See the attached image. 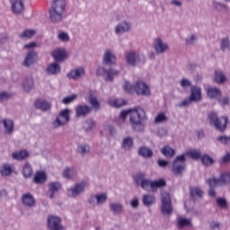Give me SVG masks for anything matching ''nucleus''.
<instances>
[{"mask_svg": "<svg viewBox=\"0 0 230 230\" xmlns=\"http://www.w3.org/2000/svg\"><path fill=\"white\" fill-rule=\"evenodd\" d=\"M145 121H146V113L142 108H136L130 112L129 123L135 132H143L145 130Z\"/></svg>", "mask_w": 230, "mask_h": 230, "instance_id": "nucleus-1", "label": "nucleus"}, {"mask_svg": "<svg viewBox=\"0 0 230 230\" xmlns=\"http://www.w3.org/2000/svg\"><path fill=\"white\" fill-rule=\"evenodd\" d=\"M66 12V0H53L49 9V19L52 22H60Z\"/></svg>", "mask_w": 230, "mask_h": 230, "instance_id": "nucleus-2", "label": "nucleus"}, {"mask_svg": "<svg viewBox=\"0 0 230 230\" xmlns=\"http://www.w3.org/2000/svg\"><path fill=\"white\" fill-rule=\"evenodd\" d=\"M202 102V89L197 85L190 87V94L187 99H184L180 104L179 107H188L191 103H199Z\"/></svg>", "mask_w": 230, "mask_h": 230, "instance_id": "nucleus-3", "label": "nucleus"}, {"mask_svg": "<svg viewBox=\"0 0 230 230\" xmlns=\"http://www.w3.org/2000/svg\"><path fill=\"white\" fill-rule=\"evenodd\" d=\"M88 186L89 183L85 181L76 182L67 189V195L72 199H78V197L85 193V190H87Z\"/></svg>", "mask_w": 230, "mask_h": 230, "instance_id": "nucleus-4", "label": "nucleus"}, {"mask_svg": "<svg viewBox=\"0 0 230 230\" xmlns=\"http://www.w3.org/2000/svg\"><path fill=\"white\" fill-rule=\"evenodd\" d=\"M208 119L211 125H214L216 130L219 132H224L227 128V117L218 118L216 112H211L208 114Z\"/></svg>", "mask_w": 230, "mask_h": 230, "instance_id": "nucleus-5", "label": "nucleus"}, {"mask_svg": "<svg viewBox=\"0 0 230 230\" xmlns=\"http://www.w3.org/2000/svg\"><path fill=\"white\" fill-rule=\"evenodd\" d=\"M71 120V110L64 109L61 110L57 116L56 119L52 122L54 128H60L67 125V122Z\"/></svg>", "mask_w": 230, "mask_h": 230, "instance_id": "nucleus-6", "label": "nucleus"}, {"mask_svg": "<svg viewBox=\"0 0 230 230\" xmlns=\"http://www.w3.org/2000/svg\"><path fill=\"white\" fill-rule=\"evenodd\" d=\"M186 170V156L184 155H178L172 163V172L174 175H182Z\"/></svg>", "mask_w": 230, "mask_h": 230, "instance_id": "nucleus-7", "label": "nucleus"}, {"mask_svg": "<svg viewBox=\"0 0 230 230\" xmlns=\"http://www.w3.org/2000/svg\"><path fill=\"white\" fill-rule=\"evenodd\" d=\"M161 213L162 215H172V199L170 198V194L168 192H162L161 194Z\"/></svg>", "mask_w": 230, "mask_h": 230, "instance_id": "nucleus-8", "label": "nucleus"}, {"mask_svg": "<svg viewBox=\"0 0 230 230\" xmlns=\"http://www.w3.org/2000/svg\"><path fill=\"white\" fill-rule=\"evenodd\" d=\"M119 71L115 70V69H105L103 66H98L96 69V75L97 76H103L106 75V82H113L114 81V76L116 75H119Z\"/></svg>", "mask_w": 230, "mask_h": 230, "instance_id": "nucleus-9", "label": "nucleus"}, {"mask_svg": "<svg viewBox=\"0 0 230 230\" xmlns=\"http://www.w3.org/2000/svg\"><path fill=\"white\" fill-rule=\"evenodd\" d=\"M230 181V172L223 173L220 179L210 178L206 181L208 184L209 188L215 189L217 186H222V184H226V182H229Z\"/></svg>", "mask_w": 230, "mask_h": 230, "instance_id": "nucleus-10", "label": "nucleus"}, {"mask_svg": "<svg viewBox=\"0 0 230 230\" xmlns=\"http://www.w3.org/2000/svg\"><path fill=\"white\" fill-rule=\"evenodd\" d=\"M107 199H109L107 193L93 194L88 199V204L90 206H103L107 202Z\"/></svg>", "mask_w": 230, "mask_h": 230, "instance_id": "nucleus-11", "label": "nucleus"}, {"mask_svg": "<svg viewBox=\"0 0 230 230\" xmlns=\"http://www.w3.org/2000/svg\"><path fill=\"white\" fill-rule=\"evenodd\" d=\"M154 49L157 55H164L168 49H170V45H168L163 39L156 38L154 41Z\"/></svg>", "mask_w": 230, "mask_h": 230, "instance_id": "nucleus-12", "label": "nucleus"}, {"mask_svg": "<svg viewBox=\"0 0 230 230\" xmlns=\"http://www.w3.org/2000/svg\"><path fill=\"white\" fill-rule=\"evenodd\" d=\"M134 91L139 96H148L150 94V87L143 81H137L136 83Z\"/></svg>", "mask_w": 230, "mask_h": 230, "instance_id": "nucleus-13", "label": "nucleus"}, {"mask_svg": "<svg viewBox=\"0 0 230 230\" xmlns=\"http://www.w3.org/2000/svg\"><path fill=\"white\" fill-rule=\"evenodd\" d=\"M141 60V55L135 51H129L126 53V62L128 66H131V67H136L139 61Z\"/></svg>", "mask_w": 230, "mask_h": 230, "instance_id": "nucleus-14", "label": "nucleus"}, {"mask_svg": "<svg viewBox=\"0 0 230 230\" xmlns=\"http://www.w3.org/2000/svg\"><path fill=\"white\" fill-rule=\"evenodd\" d=\"M135 181L137 186H141L142 190H147L149 188H152V181L145 178V173L143 172L137 174Z\"/></svg>", "mask_w": 230, "mask_h": 230, "instance_id": "nucleus-15", "label": "nucleus"}, {"mask_svg": "<svg viewBox=\"0 0 230 230\" xmlns=\"http://www.w3.org/2000/svg\"><path fill=\"white\" fill-rule=\"evenodd\" d=\"M62 220L58 217L49 216L48 217V227L50 230H62L64 226H62Z\"/></svg>", "mask_w": 230, "mask_h": 230, "instance_id": "nucleus-16", "label": "nucleus"}, {"mask_svg": "<svg viewBox=\"0 0 230 230\" xmlns=\"http://www.w3.org/2000/svg\"><path fill=\"white\" fill-rule=\"evenodd\" d=\"M130 30H132V24L127 21L119 22L114 28L115 35H123V33H128Z\"/></svg>", "mask_w": 230, "mask_h": 230, "instance_id": "nucleus-17", "label": "nucleus"}, {"mask_svg": "<svg viewBox=\"0 0 230 230\" xmlns=\"http://www.w3.org/2000/svg\"><path fill=\"white\" fill-rule=\"evenodd\" d=\"M116 55L111 49H106L102 56V64L104 66H115L116 65Z\"/></svg>", "mask_w": 230, "mask_h": 230, "instance_id": "nucleus-18", "label": "nucleus"}, {"mask_svg": "<svg viewBox=\"0 0 230 230\" xmlns=\"http://www.w3.org/2000/svg\"><path fill=\"white\" fill-rule=\"evenodd\" d=\"M83 76H85V69L82 66L70 70L66 75L68 80H80Z\"/></svg>", "mask_w": 230, "mask_h": 230, "instance_id": "nucleus-19", "label": "nucleus"}, {"mask_svg": "<svg viewBox=\"0 0 230 230\" xmlns=\"http://www.w3.org/2000/svg\"><path fill=\"white\" fill-rule=\"evenodd\" d=\"M62 190V183L59 181H52L49 183V191L47 192V196L49 199H55V194L58 193Z\"/></svg>", "mask_w": 230, "mask_h": 230, "instance_id": "nucleus-20", "label": "nucleus"}, {"mask_svg": "<svg viewBox=\"0 0 230 230\" xmlns=\"http://www.w3.org/2000/svg\"><path fill=\"white\" fill-rule=\"evenodd\" d=\"M11 7L13 13L19 14L24 12V3L22 0H10Z\"/></svg>", "mask_w": 230, "mask_h": 230, "instance_id": "nucleus-21", "label": "nucleus"}, {"mask_svg": "<svg viewBox=\"0 0 230 230\" xmlns=\"http://www.w3.org/2000/svg\"><path fill=\"white\" fill-rule=\"evenodd\" d=\"M35 62H37V52L31 50L24 58L23 66L24 67H30V66H33Z\"/></svg>", "mask_w": 230, "mask_h": 230, "instance_id": "nucleus-22", "label": "nucleus"}, {"mask_svg": "<svg viewBox=\"0 0 230 230\" xmlns=\"http://www.w3.org/2000/svg\"><path fill=\"white\" fill-rule=\"evenodd\" d=\"M91 111H92L91 107L87 105L79 104L75 108V116L76 118H85V116L89 114Z\"/></svg>", "mask_w": 230, "mask_h": 230, "instance_id": "nucleus-23", "label": "nucleus"}, {"mask_svg": "<svg viewBox=\"0 0 230 230\" xmlns=\"http://www.w3.org/2000/svg\"><path fill=\"white\" fill-rule=\"evenodd\" d=\"M109 208L113 215H121L125 211V207L119 202L110 203Z\"/></svg>", "mask_w": 230, "mask_h": 230, "instance_id": "nucleus-24", "label": "nucleus"}, {"mask_svg": "<svg viewBox=\"0 0 230 230\" xmlns=\"http://www.w3.org/2000/svg\"><path fill=\"white\" fill-rule=\"evenodd\" d=\"M62 175L65 179H75L78 175V171L75 167H66L63 170Z\"/></svg>", "mask_w": 230, "mask_h": 230, "instance_id": "nucleus-25", "label": "nucleus"}, {"mask_svg": "<svg viewBox=\"0 0 230 230\" xmlns=\"http://www.w3.org/2000/svg\"><path fill=\"white\" fill-rule=\"evenodd\" d=\"M190 193L191 199L195 202V200H199L202 199L204 195V190H202L200 187H190Z\"/></svg>", "mask_w": 230, "mask_h": 230, "instance_id": "nucleus-26", "label": "nucleus"}, {"mask_svg": "<svg viewBox=\"0 0 230 230\" xmlns=\"http://www.w3.org/2000/svg\"><path fill=\"white\" fill-rule=\"evenodd\" d=\"M13 173V166L10 164H4L0 167V174L2 177H10Z\"/></svg>", "mask_w": 230, "mask_h": 230, "instance_id": "nucleus-27", "label": "nucleus"}, {"mask_svg": "<svg viewBox=\"0 0 230 230\" xmlns=\"http://www.w3.org/2000/svg\"><path fill=\"white\" fill-rule=\"evenodd\" d=\"M22 201L23 206H26L27 208H33V206H35V198L30 193L24 194L22 197Z\"/></svg>", "mask_w": 230, "mask_h": 230, "instance_id": "nucleus-28", "label": "nucleus"}, {"mask_svg": "<svg viewBox=\"0 0 230 230\" xmlns=\"http://www.w3.org/2000/svg\"><path fill=\"white\" fill-rule=\"evenodd\" d=\"M52 57L56 62H62L64 58H66V49H57L52 52Z\"/></svg>", "mask_w": 230, "mask_h": 230, "instance_id": "nucleus-29", "label": "nucleus"}, {"mask_svg": "<svg viewBox=\"0 0 230 230\" xmlns=\"http://www.w3.org/2000/svg\"><path fill=\"white\" fill-rule=\"evenodd\" d=\"M220 94H222L220 89L212 86L207 87V96L211 100H216Z\"/></svg>", "mask_w": 230, "mask_h": 230, "instance_id": "nucleus-30", "label": "nucleus"}, {"mask_svg": "<svg viewBox=\"0 0 230 230\" xmlns=\"http://www.w3.org/2000/svg\"><path fill=\"white\" fill-rule=\"evenodd\" d=\"M48 179V176L46 175V172L42 171H38L33 178V182L35 184H44Z\"/></svg>", "mask_w": 230, "mask_h": 230, "instance_id": "nucleus-31", "label": "nucleus"}, {"mask_svg": "<svg viewBox=\"0 0 230 230\" xmlns=\"http://www.w3.org/2000/svg\"><path fill=\"white\" fill-rule=\"evenodd\" d=\"M61 68L58 63H51L47 66V75H58L60 73Z\"/></svg>", "mask_w": 230, "mask_h": 230, "instance_id": "nucleus-32", "label": "nucleus"}, {"mask_svg": "<svg viewBox=\"0 0 230 230\" xmlns=\"http://www.w3.org/2000/svg\"><path fill=\"white\" fill-rule=\"evenodd\" d=\"M35 107L36 109H40V111H49L51 109V103L45 100H37L35 102Z\"/></svg>", "mask_w": 230, "mask_h": 230, "instance_id": "nucleus-33", "label": "nucleus"}, {"mask_svg": "<svg viewBox=\"0 0 230 230\" xmlns=\"http://www.w3.org/2000/svg\"><path fill=\"white\" fill-rule=\"evenodd\" d=\"M132 146H134V138L131 137H126L122 139L121 148H123V150H130Z\"/></svg>", "mask_w": 230, "mask_h": 230, "instance_id": "nucleus-34", "label": "nucleus"}, {"mask_svg": "<svg viewBox=\"0 0 230 230\" xmlns=\"http://www.w3.org/2000/svg\"><path fill=\"white\" fill-rule=\"evenodd\" d=\"M138 155L144 157L145 159H149L154 155V152L146 146H142L138 149Z\"/></svg>", "mask_w": 230, "mask_h": 230, "instance_id": "nucleus-35", "label": "nucleus"}, {"mask_svg": "<svg viewBox=\"0 0 230 230\" xmlns=\"http://www.w3.org/2000/svg\"><path fill=\"white\" fill-rule=\"evenodd\" d=\"M142 202L146 208H150L155 202V197L150 194H145L142 197Z\"/></svg>", "mask_w": 230, "mask_h": 230, "instance_id": "nucleus-36", "label": "nucleus"}, {"mask_svg": "<svg viewBox=\"0 0 230 230\" xmlns=\"http://www.w3.org/2000/svg\"><path fill=\"white\" fill-rule=\"evenodd\" d=\"M2 123L4 125L5 134H12V132H13V120L4 119L2 120Z\"/></svg>", "mask_w": 230, "mask_h": 230, "instance_id": "nucleus-37", "label": "nucleus"}, {"mask_svg": "<svg viewBox=\"0 0 230 230\" xmlns=\"http://www.w3.org/2000/svg\"><path fill=\"white\" fill-rule=\"evenodd\" d=\"M28 155H30V154L26 150H22L12 154L13 159L16 161H23V159L28 157Z\"/></svg>", "mask_w": 230, "mask_h": 230, "instance_id": "nucleus-38", "label": "nucleus"}, {"mask_svg": "<svg viewBox=\"0 0 230 230\" xmlns=\"http://www.w3.org/2000/svg\"><path fill=\"white\" fill-rule=\"evenodd\" d=\"M33 77L30 76V77H26L23 80L22 83V87L23 90L25 91V93H30V91H31V89H33Z\"/></svg>", "mask_w": 230, "mask_h": 230, "instance_id": "nucleus-39", "label": "nucleus"}, {"mask_svg": "<svg viewBox=\"0 0 230 230\" xmlns=\"http://www.w3.org/2000/svg\"><path fill=\"white\" fill-rule=\"evenodd\" d=\"M160 152L164 157H173V155H175V149L172 148L170 146H164L160 149Z\"/></svg>", "mask_w": 230, "mask_h": 230, "instance_id": "nucleus-40", "label": "nucleus"}, {"mask_svg": "<svg viewBox=\"0 0 230 230\" xmlns=\"http://www.w3.org/2000/svg\"><path fill=\"white\" fill-rule=\"evenodd\" d=\"M22 173L25 179H28L29 177L33 175V169L31 168V165L28 163H26L23 165Z\"/></svg>", "mask_w": 230, "mask_h": 230, "instance_id": "nucleus-41", "label": "nucleus"}, {"mask_svg": "<svg viewBox=\"0 0 230 230\" xmlns=\"http://www.w3.org/2000/svg\"><path fill=\"white\" fill-rule=\"evenodd\" d=\"M91 152V147L87 144H80L77 146V154L80 155H87Z\"/></svg>", "mask_w": 230, "mask_h": 230, "instance_id": "nucleus-42", "label": "nucleus"}, {"mask_svg": "<svg viewBox=\"0 0 230 230\" xmlns=\"http://www.w3.org/2000/svg\"><path fill=\"white\" fill-rule=\"evenodd\" d=\"M226 78L224 73L220 70H216L215 71V77H214V82L216 84H224L226 82Z\"/></svg>", "mask_w": 230, "mask_h": 230, "instance_id": "nucleus-43", "label": "nucleus"}, {"mask_svg": "<svg viewBox=\"0 0 230 230\" xmlns=\"http://www.w3.org/2000/svg\"><path fill=\"white\" fill-rule=\"evenodd\" d=\"M108 102H109V105H111V107H117V108L123 107V105L127 103L123 99H110Z\"/></svg>", "mask_w": 230, "mask_h": 230, "instance_id": "nucleus-44", "label": "nucleus"}, {"mask_svg": "<svg viewBox=\"0 0 230 230\" xmlns=\"http://www.w3.org/2000/svg\"><path fill=\"white\" fill-rule=\"evenodd\" d=\"M164 186H166V181H164L163 179L151 181V190L153 191H155V190H157V188H164Z\"/></svg>", "mask_w": 230, "mask_h": 230, "instance_id": "nucleus-45", "label": "nucleus"}, {"mask_svg": "<svg viewBox=\"0 0 230 230\" xmlns=\"http://www.w3.org/2000/svg\"><path fill=\"white\" fill-rule=\"evenodd\" d=\"M200 161L205 166H213L215 164V160H213V158H211L208 155H201Z\"/></svg>", "mask_w": 230, "mask_h": 230, "instance_id": "nucleus-46", "label": "nucleus"}, {"mask_svg": "<svg viewBox=\"0 0 230 230\" xmlns=\"http://www.w3.org/2000/svg\"><path fill=\"white\" fill-rule=\"evenodd\" d=\"M35 35L34 30H25L22 33L19 34L20 39H31Z\"/></svg>", "mask_w": 230, "mask_h": 230, "instance_id": "nucleus-47", "label": "nucleus"}, {"mask_svg": "<svg viewBox=\"0 0 230 230\" xmlns=\"http://www.w3.org/2000/svg\"><path fill=\"white\" fill-rule=\"evenodd\" d=\"M229 46H230L229 37L224 38L221 40V44H220L221 50L227 51V49H229Z\"/></svg>", "mask_w": 230, "mask_h": 230, "instance_id": "nucleus-48", "label": "nucleus"}, {"mask_svg": "<svg viewBox=\"0 0 230 230\" xmlns=\"http://www.w3.org/2000/svg\"><path fill=\"white\" fill-rule=\"evenodd\" d=\"M186 226H191V219L184 217L178 218V227H184Z\"/></svg>", "mask_w": 230, "mask_h": 230, "instance_id": "nucleus-49", "label": "nucleus"}, {"mask_svg": "<svg viewBox=\"0 0 230 230\" xmlns=\"http://www.w3.org/2000/svg\"><path fill=\"white\" fill-rule=\"evenodd\" d=\"M76 98H78V96L76 94H73V95L65 97L62 100V103H64L65 105H69V103H73V102L75 101Z\"/></svg>", "mask_w": 230, "mask_h": 230, "instance_id": "nucleus-50", "label": "nucleus"}, {"mask_svg": "<svg viewBox=\"0 0 230 230\" xmlns=\"http://www.w3.org/2000/svg\"><path fill=\"white\" fill-rule=\"evenodd\" d=\"M89 102L94 109H100V102L96 97L93 96V94L89 96Z\"/></svg>", "mask_w": 230, "mask_h": 230, "instance_id": "nucleus-51", "label": "nucleus"}, {"mask_svg": "<svg viewBox=\"0 0 230 230\" xmlns=\"http://www.w3.org/2000/svg\"><path fill=\"white\" fill-rule=\"evenodd\" d=\"M58 39L61 40V42H69V34H67V32H58Z\"/></svg>", "mask_w": 230, "mask_h": 230, "instance_id": "nucleus-52", "label": "nucleus"}, {"mask_svg": "<svg viewBox=\"0 0 230 230\" xmlns=\"http://www.w3.org/2000/svg\"><path fill=\"white\" fill-rule=\"evenodd\" d=\"M200 151L199 150H190L187 152V155H190L191 159H200Z\"/></svg>", "mask_w": 230, "mask_h": 230, "instance_id": "nucleus-53", "label": "nucleus"}, {"mask_svg": "<svg viewBox=\"0 0 230 230\" xmlns=\"http://www.w3.org/2000/svg\"><path fill=\"white\" fill-rule=\"evenodd\" d=\"M168 118H166V115L164 113H158L155 119V123H164Z\"/></svg>", "mask_w": 230, "mask_h": 230, "instance_id": "nucleus-54", "label": "nucleus"}, {"mask_svg": "<svg viewBox=\"0 0 230 230\" xmlns=\"http://www.w3.org/2000/svg\"><path fill=\"white\" fill-rule=\"evenodd\" d=\"M198 40H199V37H197V35L191 34L190 36L187 37L186 44L188 46H191V44H195V42H197Z\"/></svg>", "mask_w": 230, "mask_h": 230, "instance_id": "nucleus-55", "label": "nucleus"}, {"mask_svg": "<svg viewBox=\"0 0 230 230\" xmlns=\"http://www.w3.org/2000/svg\"><path fill=\"white\" fill-rule=\"evenodd\" d=\"M180 85L182 89H186V87H191V81L190 79L182 78L180 81Z\"/></svg>", "mask_w": 230, "mask_h": 230, "instance_id": "nucleus-56", "label": "nucleus"}, {"mask_svg": "<svg viewBox=\"0 0 230 230\" xmlns=\"http://www.w3.org/2000/svg\"><path fill=\"white\" fill-rule=\"evenodd\" d=\"M124 91L128 93H134V86L128 81H126L124 84Z\"/></svg>", "mask_w": 230, "mask_h": 230, "instance_id": "nucleus-57", "label": "nucleus"}, {"mask_svg": "<svg viewBox=\"0 0 230 230\" xmlns=\"http://www.w3.org/2000/svg\"><path fill=\"white\" fill-rule=\"evenodd\" d=\"M217 206H219V208H227V201H226V199L218 198L217 199Z\"/></svg>", "mask_w": 230, "mask_h": 230, "instance_id": "nucleus-58", "label": "nucleus"}, {"mask_svg": "<svg viewBox=\"0 0 230 230\" xmlns=\"http://www.w3.org/2000/svg\"><path fill=\"white\" fill-rule=\"evenodd\" d=\"M217 141H219L220 143H222L223 145H229L230 143V137H224L221 136L217 138Z\"/></svg>", "mask_w": 230, "mask_h": 230, "instance_id": "nucleus-59", "label": "nucleus"}, {"mask_svg": "<svg viewBox=\"0 0 230 230\" xmlns=\"http://www.w3.org/2000/svg\"><path fill=\"white\" fill-rule=\"evenodd\" d=\"M9 98H12L11 93H8L6 92L0 93V102H4V100H9Z\"/></svg>", "mask_w": 230, "mask_h": 230, "instance_id": "nucleus-60", "label": "nucleus"}, {"mask_svg": "<svg viewBox=\"0 0 230 230\" xmlns=\"http://www.w3.org/2000/svg\"><path fill=\"white\" fill-rule=\"evenodd\" d=\"M133 110H128V111H123L120 112V119H122V121H125V119H127V116L129 115L130 118V113L132 112Z\"/></svg>", "mask_w": 230, "mask_h": 230, "instance_id": "nucleus-61", "label": "nucleus"}, {"mask_svg": "<svg viewBox=\"0 0 230 230\" xmlns=\"http://www.w3.org/2000/svg\"><path fill=\"white\" fill-rule=\"evenodd\" d=\"M8 42V34L6 32L0 33V44H6Z\"/></svg>", "mask_w": 230, "mask_h": 230, "instance_id": "nucleus-62", "label": "nucleus"}, {"mask_svg": "<svg viewBox=\"0 0 230 230\" xmlns=\"http://www.w3.org/2000/svg\"><path fill=\"white\" fill-rule=\"evenodd\" d=\"M168 134V130H166V128H160L157 130V136H159V137H164V136H166Z\"/></svg>", "mask_w": 230, "mask_h": 230, "instance_id": "nucleus-63", "label": "nucleus"}, {"mask_svg": "<svg viewBox=\"0 0 230 230\" xmlns=\"http://www.w3.org/2000/svg\"><path fill=\"white\" fill-rule=\"evenodd\" d=\"M218 102L223 107H225V105H229V97H222V98L218 99Z\"/></svg>", "mask_w": 230, "mask_h": 230, "instance_id": "nucleus-64", "label": "nucleus"}]
</instances>
